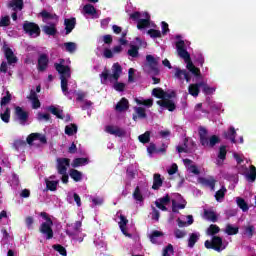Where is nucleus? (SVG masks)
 Wrapping results in <instances>:
<instances>
[{
  "instance_id": "nucleus-1",
  "label": "nucleus",
  "mask_w": 256,
  "mask_h": 256,
  "mask_svg": "<svg viewBox=\"0 0 256 256\" xmlns=\"http://www.w3.org/2000/svg\"><path fill=\"white\" fill-rule=\"evenodd\" d=\"M176 49L179 57L186 63V69L196 77V79H201V69L197 68L193 61L191 60V54L185 48V41L179 40L176 42Z\"/></svg>"
},
{
  "instance_id": "nucleus-2",
  "label": "nucleus",
  "mask_w": 256,
  "mask_h": 256,
  "mask_svg": "<svg viewBox=\"0 0 256 256\" xmlns=\"http://www.w3.org/2000/svg\"><path fill=\"white\" fill-rule=\"evenodd\" d=\"M63 63H65L64 59H62L60 63H55L54 67L60 75L61 90L64 93V95H67V93H69L68 79H71V67L63 65Z\"/></svg>"
},
{
  "instance_id": "nucleus-3",
  "label": "nucleus",
  "mask_w": 256,
  "mask_h": 256,
  "mask_svg": "<svg viewBox=\"0 0 256 256\" xmlns=\"http://www.w3.org/2000/svg\"><path fill=\"white\" fill-rule=\"evenodd\" d=\"M123 73V67L119 62H116L112 65V74L110 73L109 69L105 68L104 71L99 75L101 79L102 85H105L109 79H113L114 81H119V77Z\"/></svg>"
},
{
  "instance_id": "nucleus-4",
  "label": "nucleus",
  "mask_w": 256,
  "mask_h": 256,
  "mask_svg": "<svg viewBox=\"0 0 256 256\" xmlns=\"http://www.w3.org/2000/svg\"><path fill=\"white\" fill-rule=\"evenodd\" d=\"M208 131L205 127L200 126L199 130H198V135H199V139H200V143L203 147H210L213 148L215 147V145H217L218 143H221V138H219V136L217 135H212L210 138L207 137L208 135Z\"/></svg>"
},
{
  "instance_id": "nucleus-5",
  "label": "nucleus",
  "mask_w": 256,
  "mask_h": 256,
  "mask_svg": "<svg viewBox=\"0 0 256 256\" xmlns=\"http://www.w3.org/2000/svg\"><path fill=\"white\" fill-rule=\"evenodd\" d=\"M40 217L46 222H43L40 225L39 232L42 233V235H45L47 240H51L53 238V220L49 217L47 212H41Z\"/></svg>"
},
{
  "instance_id": "nucleus-6",
  "label": "nucleus",
  "mask_w": 256,
  "mask_h": 256,
  "mask_svg": "<svg viewBox=\"0 0 256 256\" xmlns=\"http://www.w3.org/2000/svg\"><path fill=\"white\" fill-rule=\"evenodd\" d=\"M23 31L30 37H39L41 35V28L35 22L25 21L23 23Z\"/></svg>"
},
{
  "instance_id": "nucleus-7",
  "label": "nucleus",
  "mask_w": 256,
  "mask_h": 256,
  "mask_svg": "<svg viewBox=\"0 0 256 256\" xmlns=\"http://www.w3.org/2000/svg\"><path fill=\"white\" fill-rule=\"evenodd\" d=\"M206 249H213L214 251H223V238L221 236H213L212 240H206L204 243Z\"/></svg>"
},
{
  "instance_id": "nucleus-8",
  "label": "nucleus",
  "mask_w": 256,
  "mask_h": 256,
  "mask_svg": "<svg viewBox=\"0 0 256 256\" xmlns=\"http://www.w3.org/2000/svg\"><path fill=\"white\" fill-rule=\"evenodd\" d=\"M14 115L18 119L20 125H25L29 121V112L25 111L20 106L15 107Z\"/></svg>"
},
{
  "instance_id": "nucleus-9",
  "label": "nucleus",
  "mask_w": 256,
  "mask_h": 256,
  "mask_svg": "<svg viewBox=\"0 0 256 256\" xmlns=\"http://www.w3.org/2000/svg\"><path fill=\"white\" fill-rule=\"evenodd\" d=\"M56 162L58 174H65V172H67V167L71 166V159L69 158H57Z\"/></svg>"
},
{
  "instance_id": "nucleus-10",
  "label": "nucleus",
  "mask_w": 256,
  "mask_h": 256,
  "mask_svg": "<svg viewBox=\"0 0 256 256\" xmlns=\"http://www.w3.org/2000/svg\"><path fill=\"white\" fill-rule=\"evenodd\" d=\"M146 61L150 67V71L152 72V75H159V62L157 61V59H155V57L151 54L146 56Z\"/></svg>"
},
{
  "instance_id": "nucleus-11",
  "label": "nucleus",
  "mask_w": 256,
  "mask_h": 256,
  "mask_svg": "<svg viewBox=\"0 0 256 256\" xmlns=\"http://www.w3.org/2000/svg\"><path fill=\"white\" fill-rule=\"evenodd\" d=\"M198 183L200 185H203L204 187H209L211 191H215V185L217 183V180H215V177L209 176L208 178L200 177L198 178Z\"/></svg>"
},
{
  "instance_id": "nucleus-12",
  "label": "nucleus",
  "mask_w": 256,
  "mask_h": 256,
  "mask_svg": "<svg viewBox=\"0 0 256 256\" xmlns=\"http://www.w3.org/2000/svg\"><path fill=\"white\" fill-rule=\"evenodd\" d=\"M47 67H49V56L47 54H40L37 64L38 71L43 73V71H47Z\"/></svg>"
},
{
  "instance_id": "nucleus-13",
  "label": "nucleus",
  "mask_w": 256,
  "mask_h": 256,
  "mask_svg": "<svg viewBox=\"0 0 256 256\" xmlns=\"http://www.w3.org/2000/svg\"><path fill=\"white\" fill-rule=\"evenodd\" d=\"M175 71L176 72L174 74V77H176V79H179V81H183V79H185L186 83L191 82V75L189 74V72H187V70H181V68L176 67Z\"/></svg>"
},
{
  "instance_id": "nucleus-14",
  "label": "nucleus",
  "mask_w": 256,
  "mask_h": 256,
  "mask_svg": "<svg viewBox=\"0 0 256 256\" xmlns=\"http://www.w3.org/2000/svg\"><path fill=\"white\" fill-rule=\"evenodd\" d=\"M3 51L5 58L8 61V65H13V63H17V56H15V53H13V50L11 48L7 47V45H4Z\"/></svg>"
},
{
  "instance_id": "nucleus-15",
  "label": "nucleus",
  "mask_w": 256,
  "mask_h": 256,
  "mask_svg": "<svg viewBox=\"0 0 256 256\" xmlns=\"http://www.w3.org/2000/svg\"><path fill=\"white\" fill-rule=\"evenodd\" d=\"M171 203V197L169 194H166L164 197L159 198L158 200L155 201V205L158 209L161 211H167V206Z\"/></svg>"
},
{
  "instance_id": "nucleus-16",
  "label": "nucleus",
  "mask_w": 256,
  "mask_h": 256,
  "mask_svg": "<svg viewBox=\"0 0 256 256\" xmlns=\"http://www.w3.org/2000/svg\"><path fill=\"white\" fill-rule=\"evenodd\" d=\"M156 103L157 105H159V107L167 109L170 112H173L177 109V105H175V102H173V100H158Z\"/></svg>"
},
{
  "instance_id": "nucleus-17",
  "label": "nucleus",
  "mask_w": 256,
  "mask_h": 256,
  "mask_svg": "<svg viewBox=\"0 0 256 256\" xmlns=\"http://www.w3.org/2000/svg\"><path fill=\"white\" fill-rule=\"evenodd\" d=\"M105 131L110 135H115V137H123L125 135V130L117 126L108 125L106 126Z\"/></svg>"
},
{
  "instance_id": "nucleus-18",
  "label": "nucleus",
  "mask_w": 256,
  "mask_h": 256,
  "mask_svg": "<svg viewBox=\"0 0 256 256\" xmlns=\"http://www.w3.org/2000/svg\"><path fill=\"white\" fill-rule=\"evenodd\" d=\"M127 223H129V220L127 219V217H125L124 215H120V222H119V228L121 230V232L123 233V235H125V237H133V235L129 232H127Z\"/></svg>"
},
{
  "instance_id": "nucleus-19",
  "label": "nucleus",
  "mask_w": 256,
  "mask_h": 256,
  "mask_svg": "<svg viewBox=\"0 0 256 256\" xmlns=\"http://www.w3.org/2000/svg\"><path fill=\"white\" fill-rule=\"evenodd\" d=\"M66 35H69L74 29L75 25H77V19L76 18H66L64 20Z\"/></svg>"
},
{
  "instance_id": "nucleus-20",
  "label": "nucleus",
  "mask_w": 256,
  "mask_h": 256,
  "mask_svg": "<svg viewBox=\"0 0 256 256\" xmlns=\"http://www.w3.org/2000/svg\"><path fill=\"white\" fill-rule=\"evenodd\" d=\"M129 109V100L123 97L120 101L116 104L115 110L119 113H123V111H127Z\"/></svg>"
},
{
  "instance_id": "nucleus-21",
  "label": "nucleus",
  "mask_w": 256,
  "mask_h": 256,
  "mask_svg": "<svg viewBox=\"0 0 256 256\" xmlns=\"http://www.w3.org/2000/svg\"><path fill=\"white\" fill-rule=\"evenodd\" d=\"M163 187V178H161V174L155 173L153 175V185L152 189L154 191H159Z\"/></svg>"
},
{
  "instance_id": "nucleus-22",
  "label": "nucleus",
  "mask_w": 256,
  "mask_h": 256,
  "mask_svg": "<svg viewBox=\"0 0 256 256\" xmlns=\"http://www.w3.org/2000/svg\"><path fill=\"white\" fill-rule=\"evenodd\" d=\"M149 25H151V16L149 15V13L146 12L145 19L138 20L137 29L141 31L143 29H146V27H149Z\"/></svg>"
},
{
  "instance_id": "nucleus-23",
  "label": "nucleus",
  "mask_w": 256,
  "mask_h": 256,
  "mask_svg": "<svg viewBox=\"0 0 256 256\" xmlns=\"http://www.w3.org/2000/svg\"><path fill=\"white\" fill-rule=\"evenodd\" d=\"M42 31H44L46 35H50L52 37H55V35H57V27L55 23L43 26Z\"/></svg>"
},
{
  "instance_id": "nucleus-24",
  "label": "nucleus",
  "mask_w": 256,
  "mask_h": 256,
  "mask_svg": "<svg viewBox=\"0 0 256 256\" xmlns=\"http://www.w3.org/2000/svg\"><path fill=\"white\" fill-rule=\"evenodd\" d=\"M225 139H229L231 143H237V140L235 139L237 137V131L235 130V127L231 126L227 132L224 133Z\"/></svg>"
},
{
  "instance_id": "nucleus-25",
  "label": "nucleus",
  "mask_w": 256,
  "mask_h": 256,
  "mask_svg": "<svg viewBox=\"0 0 256 256\" xmlns=\"http://www.w3.org/2000/svg\"><path fill=\"white\" fill-rule=\"evenodd\" d=\"M69 175L71 179L75 181V183H79L80 181H83V173L77 169H70Z\"/></svg>"
},
{
  "instance_id": "nucleus-26",
  "label": "nucleus",
  "mask_w": 256,
  "mask_h": 256,
  "mask_svg": "<svg viewBox=\"0 0 256 256\" xmlns=\"http://www.w3.org/2000/svg\"><path fill=\"white\" fill-rule=\"evenodd\" d=\"M40 17H42L43 23H47V21H51L53 19H57V14H51L47 10H42L39 13Z\"/></svg>"
},
{
  "instance_id": "nucleus-27",
  "label": "nucleus",
  "mask_w": 256,
  "mask_h": 256,
  "mask_svg": "<svg viewBox=\"0 0 256 256\" xmlns=\"http://www.w3.org/2000/svg\"><path fill=\"white\" fill-rule=\"evenodd\" d=\"M89 163V158H75L71 164L74 169L77 167H83V165H87Z\"/></svg>"
},
{
  "instance_id": "nucleus-28",
  "label": "nucleus",
  "mask_w": 256,
  "mask_h": 256,
  "mask_svg": "<svg viewBox=\"0 0 256 256\" xmlns=\"http://www.w3.org/2000/svg\"><path fill=\"white\" fill-rule=\"evenodd\" d=\"M236 203H237V206L239 207V209H241L243 211V213H247V211H249V204H247L245 199H243L241 197H237Z\"/></svg>"
},
{
  "instance_id": "nucleus-29",
  "label": "nucleus",
  "mask_w": 256,
  "mask_h": 256,
  "mask_svg": "<svg viewBox=\"0 0 256 256\" xmlns=\"http://www.w3.org/2000/svg\"><path fill=\"white\" fill-rule=\"evenodd\" d=\"M47 111H49V113H52V115H55V117H57V119H63V110H59L54 105L49 106L47 108Z\"/></svg>"
},
{
  "instance_id": "nucleus-30",
  "label": "nucleus",
  "mask_w": 256,
  "mask_h": 256,
  "mask_svg": "<svg viewBox=\"0 0 256 256\" xmlns=\"http://www.w3.org/2000/svg\"><path fill=\"white\" fill-rule=\"evenodd\" d=\"M188 93L192 95V97H199V93H201V89L197 84H190L188 87Z\"/></svg>"
},
{
  "instance_id": "nucleus-31",
  "label": "nucleus",
  "mask_w": 256,
  "mask_h": 256,
  "mask_svg": "<svg viewBox=\"0 0 256 256\" xmlns=\"http://www.w3.org/2000/svg\"><path fill=\"white\" fill-rule=\"evenodd\" d=\"M246 179H247V181H250V183H255V180H256V167L255 166H253V165L250 166V171L246 175Z\"/></svg>"
},
{
  "instance_id": "nucleus-32",
  "label": "nucleus",
  "mask_w": 256,
  "mask_h": 256,
  "mask_svg": "<svg viewBox=\"0 0 256 256\" xmlns=\"http://www.w3.org/2000/svg\"><path fill=\"white\" fill-rule=\"evenodd\" d=\"M77 133V124H70L65 126V134L69 137H73Z\"/></svg>"
},
{
  "instance_id": "nucleus-33",
  "label": "nucleus",
  "mask_w": 256,
  "mask_h": 256,
  "mask_svg": "<svg viewBox=\"0 0 256 256\" xmlns=\"http://www.w3.org/2000/svg\"><path fill=\"white\" fill-rule=\"evenodd\" d=\"M9 7H12L14 11L16 9H18V11H23V7H24L23 0H13L12 2L9 3Z\"/></svg>"
},
{
  "instance_id": "nucleus-34",
  "label": "nucleus",
  "mask_w": 256,
  "mask_h": 256,
  "mask_svg": "<svg viewBox=\"0 0 256 256\" xmlns=\"http://www.w3.org/2000/svg\"><path fill=\"white\" fill-rule=\"evenodd\" d=\"M219 231H221V228H219V226H217L216 224H211L206 233L207 235H210L211 237H215V235H217V233H219Z\"/></svg>"
},
{
  "instance_id": "nucleus-35",
  "label": "nucleus",
  "mask_w": 256,
  "mask_h": 256,
  "mask_svg": "<svg viewBox=\"0 0 256 256\" xmlns=\"http://www.w3.org/2000/svg\"><path fill=\"white\" fill-rule=\"evenodd\" d=\"M204 216L208 221H212V223H217V214L214 211L211 210H205Z\"/></svg>"
},
{
  "instance_id": "nucleus-36",
  "label": "nucleus",
  "mask_w": 256,
  "mask_h": 256,
  "mask_svg": "<svg viewBox=\"0 0 256 256\" xmlns=\"http://www.w3.org/2000/svg\"><path fill=\"white\" fill-rule=\"evenodd\" d=\"M198 241L199 235H197V233L190 234V237L188 239V247H190V249H193L195 247V243H197Z\"/></svg>"
},
{
  "instance_id": "nucleus-37",
  "label": "nucleus",
  "mask_w": 256,
  "mask_h": 256,
  "mask_svg": "<svg viewBox=\"0 0 256 256\" xmlns=\"http://www.w3.org/2000/svg\"><path fill=\"white\" fill-rule=\"evenodd\" d=\"M153 97H156V99H165V91L162 88H154L152 90Z\"/></svg>"
},
{
  "instance_id": "nucleus-38",
  "label": "nucleus",
  "mask_w": 256,
  "mask_h": 256,
  "mask_svg": "<svg viewBox=\"0 0 256 256\" xmlns=\"http://www.w3.org/2000/svg\"><path fill=\"white\" fill-rule=\"evenodd\" d=\"M138 140L144 145L149 143V141H151V132L146 131L144 134H141L140 136H138Z\"/></svg>"
},
{
  "instance_id": "nucleus-39",
  "label": "nucleus",
  "mask_w": 256,
  "mask_h": 256,
  "mask_svg": "<svg viewBox=\"0 0 256 256\" xmlns=\"http://www.w3.org/2000/svg\"><path fill=\"white\" fill-rule=\"evenodd\" d=\"M227 193V188L225 186H222L220 190L216 191L215 193V199L216 201H221V199H225V194Z\"/></svg>"
},
{
  "instance_id": "nucleus-40",
  "label": "nucleus",
  "mask_w": 256,
  "mask_h": 256,
  "mask_svg": "<svg viewBox=\"0 0 256 256\" xmlns=\"http://www.w3.org/2000/svg\"><path fill=\"white\" fill-rule=\"evenodd\" d=\"M58 185H59V180H56V181L46 180V189H48V191H57Z\"/></svg>"
},
{
  "instance_id": "nucleus-41",
  "label": "nucleus",
  "mask_w": 256,
  "mask_h": 256,
  "mask_svg": "<svg viewBox=\"0 0 256 256\" xmlns=\"http://www.w3.org/2000/svg\"><path fill=\"white\" fill-rule=\"evenodd\" d=\"M0 118L4 123H9L11 121V109L6 108L4 113L0 114Z\"/></svg>"
},
{
  "instance_id": "nucleus-42",
  "label": "nucleus",
  "mask_w": 256,
  "mask_h": 256,
  "mask_svg": "<svg viewBox=\"0 0 256 256\" xmlns=\"http://www.w3.org/2000/svg\"><path fill=\"white\" fill-rule=\"evenodd\" d=\"M83 11L86 13V15H95L97 13V9H95V6L92 4H86L83 7Z\"/></svg>"
},
{
  "instance_id": "nucleus-43",
  "label": "nucleus",
  "mask_w": 256,
  "mask_h": 256,
  "mask_svg": "<svg viewBox=\"0 0 256 256\" xmlns=\"http://www.w3.org/2000/svg\"><path fill=\"white\" fill-rule=\"evenodd\" d=\"M133 198L135 199V201H144L143 194H141V188H139V186H136L133 192Z\"/></svg>"
},
{
  "instance_id": "nucleus-44",
  "label": "nucleus",
  "mask_w": 256,
  "mask_h": 256,
  "mask_svg": "<svg viewBox=\"0 0 256 256\" xmlns=\"http://www.w3.org/2000/svg\"><path fill=\"white\" fill-rule=\"evenodd\" d=\"M64 47L68 53H75L77 51V44L74 42H66L64 43Z\"/></svg>"
},
{
  "instance_id": "nucleus-45",
  "label": "nucleus",
  "mask_w": 256,
  "mask_h": 256,
  "mask_svg": "<svg viewBox=\"0 0 256 256\" xmlns=\"http://www.w3.org/2000/svg\"><path fill=\"white\" fill-rule=\"evenodd\" d=\"M128 55L134 58L139 57V46L131 45L130 49L128 50Z\"/></svg>"
},
{
  "instance_id": "nucleus-46",
  "label": "nucleus",
  "mask_w": 256,
  "mask_h": 256,
  "mask_svg": "<svg viewBox=\"0 0 256 256\" xmlns=\"http://www.w3.org/2000/svg\"><path fill=\"white\" fill-rule=\"evenodd\" d=\"M11 93L9 91L6 92V95L1 98L0 105L1 107H5V105H9L11 103Z\"/></svg>"
},
{
  "instance_id": "nucleus-47",
  "label": "nucleus",
  "mask_w": 256,
  "mask_h": 256,
  "mask_svg": "<svg viewBox=\"0 0 256 256\" xmlns=\"http://www.w3.org/2000/svg\"><path fill=\"white\" fill-rule=\"evenodd\" d=\"M218 159H221L222 161H225V159H227V146H220L218 152Z\"/></svg>"
},
{
  "instance_id": "nucleus-48",
  "label": "nucleus",
  "mask_w": 256,
  "mask_h": 256,
  "mask_svg": "<svg viewBox=\"0 0 256 256\" xmlns=\"http://www.w3.org/2000/svg\"><path fill=\"white\" fill-rule=\"evenodd\" d=\"M225 233L227 235H237V233H239V227H233V225L228 224Z\"/></svg>"
},
{
  "instance_id": "nucleus-49",
  "label": "nucleus",
  "mask_w": 256,
  "mask_h": 256,
  "mask_svg": "<svg viewBox=\"0 0 256 256\" xmlns=\"http://www.w3.org/2000/svg\"><path fill=\"white\" fill-rule=\"evenodd\" d=\"M52 247L54 251H57L62 256H67V249H65L61 244H54Z\"/></svg>"
},
{
  "instance_id": "nucleus-50",
  "label": "nucleus",
  "mask_w": 256,
  "mask_h": 256,
  "mask_svg": "<svg viewBox=\"0 0 256 256\" xmlns=\"http://www.w3.org/2000/svg\"><path fill=\"white\" fill-rule=\"evenodd\" d=\"M254 233H255V226L249 225V226L244 227V235H247V237H249V239H251V237H253Z\"/></svg>"
},
{
  "instance_id": "nucleus-51",
  "label": "nucleus",
  "mask_w": 256,
  "mask_h": 256,
  "mask_svg": "<svg viewBox=\"0 0 256 256\" xmlns=\"http://www.w3.org/2000/svg\"><path fill=\"white\" fill-rule=\"evenodd\" d=\"M135 112H136L139 119H147V113L145 112V108L136 107Z\"/></svg>"
},
{
  "instance_id": "nucleus-52",
  "label": "nucleus",
  "mask_w": 256,
  "mask_h": 256,
  "mask_svg": "<svg viewBox=\"0 0 256 256\" xmlns=\"http://www.w3.org/2000/svg\"><path fill=\"white\" fill-rule=\"evenodd\" d=\"M157 237H163V232L159 230H154L150 235L151 243H157Z\"/></svg>"
},
{
  "instance_id": "nucleus-53",
  "label": "nucleus",
  "mask_w": 256,
  "mask_h": 256,
  "mask_svg": "<svg viewBox=\"0 0 256 256\" xmlns=\"http://www.w3.org/2000/svg\"><path fill=\"white\" fill-rule=\"evenodd\" d=\"M137 105H144V107H153V99L140 100L136 99Z\"/></svg>"
},
{
  "instance_id": "nucleus-54",
  "label": "nucleus",
  "mask_w": 256,
  "mask_h": 256,
  "mask_svg": "<svg viewBox=\"0 0 256 256\" xmlns=\"http://www.w3.org/2000/svg\"><path fill=\"white\" fill-rule=\"evenodd\" d=\"M147 35H149L152 39H158L161 37V32L159 30L149 29L147 31Z\"/></svg>"
},
{
  "instance_id": "nucleus-55",
  "label": "nucleus",
  "mask_w": 256,
  "mask_h": 256,
  "mask_svg": "<svg viewBox=\"0 0 256 256\" xmlns=\"http://www.w3.org/2000/svg\"><path fill=\"white\" fill-rule=\"evenodd\" d=\"M115 91H118L119 93H123L125 91V83L116 81L113 85Z\"/></svg>"
},
{
  "instance_id": "nucleus-56",
  "label": "nucleus",
  "mask_w": 256,
  "mask_h": 256,
  "mask_svg": "<svg viewBox=\"0 0 256 256\" xmlns=\"http://www.w3.org/2000/svg\"><path fill=\"white\" fill-rule=\"evenodd\" d=\"M186 204H176L175 200H172V212L179 213V209H185Z\"/></svg>"
},
{
  "instance_id": "nucleus-57",
  "label": "nucleus",
  "mask_w": 256,
  "mask_h": 256,
  "mask_svg": "<svg viewBox=\"0 0 256 256\" xmlns=\"http://www.w3.org/2000/svg\"><path fill=\"white\" fill-rule=\"evenodd\" d=\"M11 25V18L9 16H4L0 20V27H9Z\"/></svg>"
},
{
  "instance_id": "nucleus-58",
  "label": "nucleus",
  "mask_w": 256,
  "mask_h": 256,
  "mask_svg": "<svg viewBox=\"0 0 256 256\" xmlns=\"http://www.w3.org/2000/svg\"><path fill=\"white\" fill-rule=\"evenodd\" d=\"M37 119L38 121H51V115L49 113H41L39 112L38 115H37Z\"/></svg>"
},
{
  "instance_id": "nucleus-59",
  "label": "nucleus",
  "mask_w": 256,
  "mask_h": 256,
  "mask_svg": "<svg viewBox=\"0 0 256 256\" xmlns=\"http://www.w3.org/2000/svg\"><path fill=\"white\" fill-rule=\"evenodd\" d=\"M39 137V133H32L28 135L26 141L28 145H33V141H37V138Z\"/></svg>"
},
{
  "instance_id": "nucleus-60",
  "label": "nucleus",
  "mask_w": 256,
  "mask_h": 256,
  "mask_svg": "<svg viewBox=\"0 0 256 256\" xmlns=\"http://www.w3.org/2000/svg\"><path fill=\"white\" fill-rule=\"evenodd\" d=\"M174 235H175L176 239H183L187 235V232H185L184 230H181V229H175Z\"/></svg>"
},
{
  "instance_id": "nucleus-61",
  "label": "nucleus",
  "mask_w": 256,
  "mask_h": 256,
  "mask_svg": "<svg viewBox=\"0 0 256 256\" xmlns=\"http://www.w3.org/2000/svg\"><path fill=\"white\" fill-rule=\"evenodd\" d=\"M169 253H174L173 244H168L163 250L162 256H171Z\"/></svg>"
},
{
  "instance_id": "nucleus-62",
  "label": "nucleus",
  "mask_w": 256,
  "mask_h": 256,
  "mask_svg": "<svg viewBox=\"0 0 256 256\" xmlns=\"http://www.w3.org/2000/svg\"><path fill=\"white\" fill-rule=\"evenodd\" d=\"M203 93L205 95H213V93H215V88L210 87L209 85H204L203 87Z\"/></svg>"
},
{
  "instance_id": "nucleus-63",
  "label": "nucleus",
  "mask_w": 256,
  "mask_h": 256,
  "mask_svg": "<svg viewBox=\"0 0 256 256\" xmlns=\"http://www.w3.org/2000/svg\"><path fill=\"white\" fill-rule=\"evenodd\" d=\"M147 153L149 155H153V153H157V146L155 143H150L149 146L147 147Z\"/></svg>"
},
{
  "instance_id": "nucleus-64",
  "label": "nucleus",
  "mask_w": 256,
  "mask_h": 256,
  "mask_svg": "<svg viewBox=\"0 0 256 256\" xmlns=\"http://www.w3.org/2000/svg\"><path fill=\"white\" fill-rule=\"evenodd\" d=\"M162 25V35H166L167 33H169V24L165 21L161 22Z\"/></svg>"
}]
</instances>
